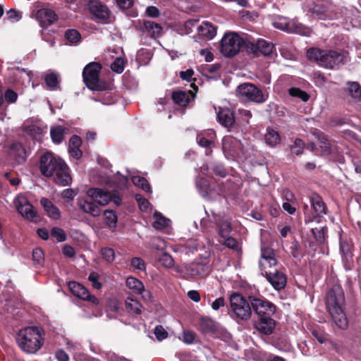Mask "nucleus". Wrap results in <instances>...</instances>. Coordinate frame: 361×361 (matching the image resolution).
Segmentation results:
<instances>
[{
    "label": "nucleus",
    "mask_w": 361,
    "mask_h": 361,
    "mask_svg": "<svg viewBox=\"0 0 361 361\" xmlns=\"http://www.w3.org/2000/svg\"><path fill=\"white\" fill-rule=\"evenodd\" d=\"M226 300L224 298L220 297L216 298L212 303V308L214 310H219L221 307H224L226 305Z\"/></svg>",
    "instance_id": "62"
},
{
    "label": "nucleus",
    "mask_w": 361,
    "mask_h": 361,
    "mask_svg": "<svg viewBox=\"0 0 361 361\" xmlns=\"http://www.w3.org/2000/svg\"><path fill=\"white\" fill-rule=\"evenodd\" d=\"M89 281L92 283V286L95 289H100L102 288V284L99 282V274L95 272H92L89 275L88 277Z\"/></svg>",
    "instance_id": "60"
},
{
    "label": "nucleus",
    "mask_w": 361,
    "mask_h": 361,
    "mask_svg": "<svg viewBox=\"0 0 361 361\" xmlns=\"http://www.w3.org/2000/svg\"><path fill=\"white\" fill-rule=\"evenodd\" d=\"M252 309L259 317L272 315L276 310L275 305L262 296L250 295L248 298Z\"/></svg>",
    "instance_id": "13"
},
{
    "label": "nucleus",
    "mask_w": 361,
    "mask_h": 361,
    "mask_svg": "<svg viewBox=\"0 0 361 361\" xmlns=\"http://www.w3.org/2000/svg\"><path fill=\"white\" fill-rule=\"evenodd\" d=\"M50 133L53 142L56 144L61 143L63 140L64 130L61 126L51 128Z\"/></svg>",
    "instance_id": "43"
},
{
    "label": "nucleus",
    "mask_w": 361,
    "mask_h": 361,
    "mask_svg": "<svg viewBox=\"0 0 361 361\" xmlns=\"http://www.w3.org/2000/svg\"><path fill=\"white\" fill-rule=\"evenodd\" d=\"M23 131L27 135L37 138L41 134V129L36 125L25 123L23 126Z\"/></svg>",
    "instance_id": "40"
},
{
    "label": "nucleus",
    "mask_w": 361,
    "mask_h": 361,
    "mask_svg": "<svg viewBox=\"0 0 361 361\" xmlns=\"http://www.w3.org/2000/svg\"><path fill=\"white\" fill-rule=\"evenodd\" d=\"M217 118L219 123L226 128L231 127L234 123L233 114L227 109L219 111L217 114Z\"/></svg>",
    "instance_id": "29"
},
{
    "label": "nucleus",
    "mask_w": 361,
    "mask_h": 361,
    "mask_svg": "<svg viewBox=\"0 0 361 361\" xmlns=\"http://www.w3.org/2000/svg\"><path fill=\"white\" fill-rule=\"evenodd\" d=\"M312 336L317 340V341L319 343H329L331 345L334 346V342L331 340H329L326 334L322 333V332H319L317 330H313L312 331Z\"/></svg>",
    "instance_id": "50"
},
{
    "label": "nucleus",
    "mask_w": 361,
    "mask_h": 361,
    "mask_svg": "<svg viewBox=\"0 0 361 361\" xmlns=\"http://www.w3.org/2000/svg\"><path fill=\"white\" fill-rule=\"evenodd\" d=\"M4 98L7 103L12 104L17 100L18 94L12 90H7L4 94Z\"/></svg>",
    "instance_id": "59"
},
{
    "label": "nucleus",
    "mask_w": 361,
    "mask_h": 361,
    "mask_svg": "<svg viewBox=\"0 0 361 361\" xmlns=\"http://www.w3.org/2000/svg\"><path fill=\"white\" fill-rule=\"evenodd\" d=\"M307 56L310 61L327 68H333L343 65L348 61L347 55L344 53H338L332 50H324L316 47L307 49Z\"/></svg>",
    "instance_id": "5"
},
{
    "label": "nucleus",
    "mask_w": 361,
    "mask_h": 361,
    "mask_svg": "<svg viewBox=\"0 0 361 361\" xmlns=\"http://www.w3.org/2000/svg\"><path fill=\"white\" fill-rule=\"evenodd\" d=\"M248 41L244 40L235 32H228L224 35L221 41V53L226 57L236 55Z\"/></svg>",
    "instance_id": "8"
},
{
    "label": "nucleus",
    "mask_w": 361,
    "mask_h": 361,
    "mask_svg": "<svg viewBox=\"0 0 361 361\" xmlns=\"http://www.w3.org/2000/svg\"><path fill=\"white\" fill-rule=\"evenodd\" d=\"M197 30L199 35L212 39L216 34V28L211 23L204 21L200 25H197Z\"/></svg>",
    "instance_id": "25"
},
{
    "label": "nucleus",
    "mask_w": 361,
    "mask_h": 361,
    "mask_svg": "<svg viewBox=\"0 0 361 361\" xmlns=\"http://www.w3.org/2000/svg\"><path fill=\"white\" fill-rule=\"evenodd\" d=\"M108 309L112 312H117L120 309L119 302L115 299H110L108 302Z\"/></svg>",
    "instance_id": "64"
},
{
    "label": "nucleus",
    "mask_w": 361,
    "mask_h": 361,
    "mask_svg": "<svg viewBox=\"0 0 361 361\" xmlns=\"http://www.w3.org/2000/svg\"><path fill=\"white\" fill-rule=\"evenodd\" d=\"M222 150L228 160L240 162L246 160L248 157L240 140L229 135L222 140Z\"/></svg>",
    "instance_id": "6"
},
{
    "label": "nucleus",
    "mask_w": 361,
    "mask_h": 361,
    "mask_svg": "<svg viewBox=\"0 0 361 361\" xmlns=\"http://www.w3.org/2000/svg\"><path fill=\"white\" fill-rule=\"evenodd\" d=\"M90 12L97 18L100 19H106L109 16L107 7L102 4L99 1H92L89 4Z\"/></svg>",
    "instance_id": "24"
},
{
    "label": "nucleus",
    "mask_w": 361,
    "mask_h": 361,
    "mask_svg": "<svg viewBox=\"0 0 361 361\" xmlns=\"http://www.w3.org/2000/svg\"><path fill=\"white\" fill-rule=\"evenodd\" d=\"M271 316L267 315L259 317L258 322L256 324L257 331L265 335H269L273 333L276 322Z\"/></svg>",
    "instance_id": "22"
},
{
    "label": "nucleus",
    "mask_w": 361,
    "mask_h": 361,
    "mask_svg": "<svg viewBox=\"0 0 361 361\" xmlns=\"http://www.w3.org/2000/svg\"><path fill=\"white\" fill-rule=\"evenodd\" d=\"M272 24L277 29L287 32L297 33L303 36H310L312 32L310 28L304 26L296 19L290 20L283 16L276 17Z\"/></svg>",
    "instance_id": "9"
},
{
    "label": "nucleus",
    "mask_w": 361,
    "mask_h": 361,
    "mask_svg": "<svg viewBox=\"0 0 361 361\" xmlns=\"http://www.w3.org/2000/svg\"><path fill=\"white\" fill-rule=\"evenodd\" d=\"M126 307L129 312L135 314H140L141 313V305L137 300L128 298L126 300Z\"/></svg>",
    "instance_id": "37"
},
{
    "label": "nucleus",
    "mask_w": 361,
    "mask_h": 361,
    "mask_svg": "<svg viewBox=\"0 0 361 361\" xmlns=\"http://www.w3.org/2000/svg\"><path fill=\"white\" fill-rule=\"evenodd\" d=\"M208 219L209 221H214L215 224L218 226L219 230V235L221 238H226L229 235L231 231V224L228 221H220L219 220V217L216 216L214 214H212V216L208 215Z\"/></svg>",
    "instance_id": "27"
},
{
    "label": "nucleus",
    "mask_w": 361,
    "mask_h": 361,
    "mask_svg": "<svg viewBox=\"0 0 361 361\" xmlns=\"http://www.w3.org/2000/svg\"><path fill=\"white\" fill-rule=\"evenodd\" d=\"M128 176L131 178L132 182L137 186L140 187L143 190L146 192H151V188L147 180L140 176L131 175L128 172Z\"/></svg>",
    "instance_id": "35"
},
{
    "label": "nucleus",
    "mask_w": 361,
    "mask_h": 361,
    "mask_svg": "<svg viewBox=\"0 0 361 361\" xmlns=\"http://www.w3.org/2000/svg\"><path fill=\"white\" fill-rule=\"evenodd\" d=\"M45 82L49 88L56 90L59 82V75L56 73H47L45 76Z\"/></svg>",
    "instance_id": "41"
},
{
    "label": "nucleus",
    "mask_w": 361,
    "mask_h": 361,
    "mask_svg": "<svg viewBox=\"0 0 361 361\" xmlns=\"http://www.w3.org/2000/svg\"><path fill=\"white\" fill-rule=\"evenodd\" d=\"M353 244L346 239L341 238L340 251L342 255V261L345 270H351L353 266Z\"/></svg>",
    "instance_id": "17"
},
{
    "label": "nucleus",
    "mask_w": 361,
    "mask_h": 361,
    "mask_svg": "<svg viewBox=\"0 0 361 361\" xmlns=\"http://www.w3.org/2000/svg\"><path fill=\"white\" fill-rule=\"evenodd\" d=\"M135 199L141 210L145 211L148 209L149 206V202H148L147 200L142 197V195H136Z\"/></svg>",
    "instance_id": "61"
},
{
    "label": "nucleus",
    "mask_w": 361,
    "mask_h": 361,
    "mask_svg": "<svg viewBox=\"0 0 361 361\" xmlns=\"http://www.w3.org/2000/svg\"><path fill=\"white\" fill-rule=\"evenodd\" d=\"M277 260L273 249L267 246L261 247L259 267L262 274L276 290L283 289L287 283L286 274L278 267Z\"/></svg>",
    "instance_id": "1"
},
{
    "label": "nucleus",
    "mask_w": 361,
    "mask_h": 361,
    "mask_svg": "<svg viewBox=\"0 0 361 361\" xmlns=\"http://www.w3.org/2000/svg\"><path fill=\"white\" fill-rule=\"evenodd\" d=\"M33 261L37 264H42L44 262V252L41 248L37 247L32 251Z\"/></svg>",
    "instance_id": "53"
},
{
    "label": "nucleus",
    "mask_w": 361,
    "mask_h": 361,
    "mask_svg": "<svg viewBox=\"0 0 361 361\" xmlns=\"http://www.w3.org/2000/svg\"><path fill=\"white\" fill-rule=\"evenodd\" d=\"M35 18L42 27H47L56 20L57 16L54 11L43 8L37 11Z\"/></svg>",
    "instance_id": "20"
},
{
    "label": "nucleus",
    "mask_w": 361,
    "mask_h": 361,
    "mask_svg": "<svg viewBox=\"0 0 361 361\" xmlns=\"http://www.w3.org/2000/svg\"><path fill=\"white\" fill-rule=\"evenodd\" d=\"M65 38L71 44H77L81 39L80 32L74 29L68 30L65 32Z\"/></svg>",
    "instance_id": "39"
},
{
    "label": "nucleus",
    "mask_w": 361,
    "mask_h": 361,
    "mask_svg": "<svg viewBox=\"0 0 361 361\" xmlns=\"http://www.w3.org/2000/svg\"><path fill=\"white\" fill-rule=\"evenodd\" d=\"M51 235L55 238L59 242H63L66 240V233L60 228L54 227L51 231Z\"/></svg>",
    "instance_id": "55"
},
{
    "label": "nucleus",
    "mask_w": 361,
    "mask_h": 361,
    "mask_svg": "<svg viewBox=\"0 0 361 361\" xmlns=\"http://www.w3.org/2000/svg\"><path fill=\"white\" fill-rule=\"evenodd\" d=\"M222 243L224 245H225L227 247L238 251L240 250V244L239 243L233 238L227 236L226 238H222Z\"/></svg>",
    "instance_id": "49"
},
{
    "label": "nucleus",
    "mask_w": 361,
    "mask_h": 361,
    "mask_svg": "<svg viewBox=\"0 0 361 361\" xmlns=\"http://www.w3.org/2000/svg\"><path fill=\"white\" fill-rule=\"evenodd\" d=\"M8 154L18 164L23 163L27 157L25 148L18 142H14L9 145Z\"/></svg>",
    "instance_id": "21"
},
{
    "label": "nucleus",
    "mask_w": 361,
    "mask_h": 361,
    "mask_svg": "<svg viewBox=\"0 0 361 361\" xmlns=\"http://www.w3.org/2000/svg\"><path fill=\"white\" fill-rule=\"evenodd\" d=\"M165 246V243L159 238L152 239L151 242V247L156 250H162Z\"/></svg>",
    "instance_id": "63"
},
{
    "label": "nucleus",
    "mask_w": 361,
    "mask_h": 361,
    "mask_svg": "<svg viewBox=\"0 0 361 361\" xmlns=\"http://www.w3.org/2000/svg\"><path fill=\"white\" fill-rule=\"evenodd\" d=\"M317 140L322 152L324 154H330L331 152V145L329 141L323 135H318Z\"/></svg>",
    "instance_id": "45"
},
{
    "label": "nucleus",
    "mask_w": 361,
    "mask_h": 361,
    "mask_svg": "<svg viewBox=\"0 0 361 361\" xmlns=\"http://www.w3.org/2000/svg\"><path fill=\"white\" fill-rule=\"evenodd\" d=\"M102 257L109 263H111L115 259L114 250L109 247L102 248L101 250Z\"/></svg>",
    "instance_id": "51"
},
{
    "label": "nucleus",
    "mask_w": 361,
    "mask_h": 361,
    "mask_svg": "<svg viewBox=\"0 0 361 361\" xmlns=\"http://www.w3.org/2000/svg\"><path fill=\"white\" fill-rule=\"evenodd\" d=\"M211 271V266L207 257H204L200 261H195L192 263L185 264L183 267L184 274L190 277L197 276H206Z\"/></svg>",
    "instance_id": "14"
},
{
    "label": "nucleus",
    "mask_w": 361,
    "mask_h": 361,
    "mask_svg": "<svg viewBox=\"0 0 361 361\" xmlns=\"http://www.w3.org/2000/svg\"><path fill=\"white\" fill-rule=\"evenodd\" d=\"M152 226L157 230H162L169 225V219L163 216L161 214L155 212L153 216Z\"/></svg>",
    "instance_id": "33"
},
{
    "label": "nucleus",
    "mask_w": 361,
    "mask_h": 361,
    "mask_svg": "<svg viewBox=\"0 0 361 361\" xmlns=\"http://www.w3.org/2000/svg\"><path fill=\"white\" fill-rule=\"evenodd\" d=\"M237 95L242 99L262 104L267 101L268 94L251 83H243L237 88Z\"/></svg>",
    "instance_id": "10"
},
{
    "label": "nucleus",
    "mask_w": 361,
    "mask_h": 361,
    "mask_svg": "<svg viewBox=\"0 0 361 361\" xmlns=\"http://www.w3.org/2000/svg\"><path fill=\"white\" fill-rule=\"evenodd\" d=\"M14 204L18 212L27 219L34 221L37 217V212L33 206L25 197H17L14 200Z\"/></svg>",
    "instance_id": "16"
},
{
    "label": "nucleus",
    "mask_w": 361,
    "mask_h": 361,
    "mask_svg": "<svg viewBox=\"0 0 361 361\" xmlns=\"http://www.w3.org/2000/svg\"><path fill=\"white\" fill-rule=\"evenodd\" d=\"M143 27L145 31L154 38L160 36L162 32V27L159 24L150 20H145L143 22Z\"/></svg>",
    "instance_id": "30"
},
{
    "label": "nucleus",
    "mask_w": 361,
    "mask_h": 361,
    "mask_svg": "<svg viewBox=\"0 0 361 361\" xmlns=\"http://www.w3.org/2000/svg\"><path fill=\"white\" fill-rule=\"evenodd\" d=\"M81 144V138L78 135L72 136L69 140L68 152L72 157L77 159L82 156V152L80 149Z\"/></svg>",
    "instance_id": "28"
},
{
    "label": "nucleus",
    "mask_w": 361,
    "mask_h": 361,
    "mask_svg": "<svg viewBox=\"0 0 361 361\" xmlns=\"http://www.w3.org/2000/svg\"><path fill=\"white\" fill-rule=\"evenodd\" d=\"M274 46L271 42L264 39H258L256 42L248 41L245 44V49L247 52L259 56L260 54L264 56H269L273 53Z\"/></svg>",
    "instance_id": "15"
},
{
    "label": "nucleus",
    "mask_w": 361,
    "mask_h": 361,
    "mask_svg": "<svg viewBox=\"0 0 361 361\" xmlns=\"http://www.w3.org/2000/svg\"><path fill=\"white\" fill-rule=\"evenodd\" d=\"M63 162L62 159L55 157L52 153L47 152L40 158V171L44 176L51 177L60 166L61 167Z\"/></svg>",
    "instance_id": "11"
},
{
    "label": "nucleus",
    "mask_w": 361,
    "mask_h": 361,
    "mask_svg": "<svg viewBox=\"0 0 361 361\" xmlns=\"http://www.w3.org/2000/svg\"><path fill=\"white\" fill-rule=\"evenodd\" d=\"M200 326L204 332H213L215 330V322L209 318H202Z\"/></svg>",
    "instance_id": "44"
},
{
    "label": "nucleus",
    "mask_w": 361,
    "mask_h": 361,
    "mask_svg": "<svg viewBox=\"0 0 361 361\" xmlns=\"http://www.w3.org/2000/svg\"><path fill=\"white\" fill-rule=\"evenodd\" d=\"M111 68L113 71L121 73L124 69V61L121 58H116L111 65Z\"/></svg>",
    "instance_id": "54"
},
{
    "label": "nucleus",
    "mask_w": 361,
    "mask_h": 361,
    "mask_svg": "<svg viewBox=\"0 0 361 361\" xmlns=\"http://www.w3.org/2000/svg\"><path fill=\"white\" fill-rule=\"evenodd\" d=\"M159 260L166 267L169 268L173 265V259L172 257L168 253H162Z\"/></svg>",
    "instance_id": "56"
},
{
    "label": "nucleus",
    "mask_w": 361,
    "mask_h": 361,
    "mask_svg": "<svg viewBox=\"0 0 361 361\" xmlns=\"http://www.w3.org/2000/svg\"><path fill=\"white\" fill-rule=\"evenodd\" d=\"M265 140L268 145L271 147L276 146L280 142V136L277 131L269 128L265 135Z\"/></svg>",
    "instance_id": "36"
},
{
    "label": "nucleus",
    "mask_w": 361,
    "mask_h": 361,
    "mask_svg": "<svg viewBox=\"0 0 361 361\" xmlns=\"http://www.w3.org/2000/svg\"><path fill=\"white\" fill-rule=\"evenodd\" d=\"M215 137V133L212 130H209L204 133L197 135V142L199 145L207 147L212 144V140Z\"/></svg>",
    "instance_id": "31"
},
{
    "label": "nucleus",
    "mask_w": 361,
    "mask_h": 361,
    "mask_svg": "<svg viewBox=\"0 0 361 361\" xmlns=\"http://www.w3.org/2000/svg\"><path fill=\"white\" fill-rule=\"evenodd\" d=\"M68 286L71 292L75 297L83 300H87L93 304H98V299L95 296L90 295L88 290L80 283L75 281H70Z\"/></svg>",
    "instance_id": "18"
},
{
    "label": "nucleus",
    "mask_w": 361,
    "mask_h": 361,
    "mask_svg": "<svg viewBox=\"0 0 361 361\" xmlns=\"http://www.w3.org/2000/svg\"><path fill=\"white\" fill-rule=\"evenodd\" d=\"M54 175V182L59 185H68L72 182V178L69 173V169L65 162L62 164L61 167L60 166Z\"/></svg>",
    "instance_id": "19"
},
{
    "label": "nucleus",
    "mask_w": 361,
    "mask_h": 361,
    "mask_svg": "<svg viewBox=\"0 0 361 361\" xmlns=\"http://www.w3.org/2000/svg\"><path fill=\"white\" fill-rule=\"evenodd\" d=\"M172 99L176 104L184 106L188 104L190 101V96L185 92L177 91L172 94Z\"/></svg>",
    "instance_id": "34"
},
{
    "label": "nucleus",
    "mask_w": 361,
    "mask_h": 361,
    "mask_svg": "<svg viewBox=\"0 0 361 361\" xmlns=\"http://www.w3.org/2000/svg\"><path fill=\"white\" fill-rule=\"evenodd\" d=\"M106 224L110 228H115L117 223V216L113 210H106L104 213Z\"/></svg>",
    "instance_id": "46"
},
{
    "label": "nucleus",
    "mask_w": 361,
    "mask_h": 361,
    "mask_svg": "<svg viewBox=\"0 0 361 361\" xmlns=\"http://www.w3.org/2000/svg\"><path fill=\"white\" fill-rule=\"evenodd\" d=\"M304 147L305 143L302 140L299 138L295 139L293 145H292L290 147L291 153L296 156L300 155L303 152Z\"/></svg>",
    "instance_id": "47"
},
{
    "label": "nucleus",
    "mask_w": 361,
    "mask_h": 361,
    "mask_svg": "<svg viewBox=\"0 0 361 361\" xmlns=\"http://www.w3.org/2000/svg\"><path fill=\"white\" fill-rule=\"evenodd\" d=\"M77 194L78 191L76 190L68 188L62 192L61 196L65 200L69 202L73 200Z\"/></svg>",
    "instance_id": "57"
},
{
    "label": "nucleus",
    "mask_w": 361,
    "mask_h": 361,
    "mask_svg": "<svg viewBox=\"0 0 361 361\" xmlns=\"http://www.w3.org/2000/svg\"><path fill=\"white\" fill-rule=\"evenodd\" d=\"M154 334L156 336V338L159 341H162L163 339L166 338L168 336L167 331L161 325H158L155 327Z\"/></svg>",
    "instance_id": "58"
},
{
    "label": "nucleus",
    "mask_w": 361,
    "mask_h": 361,
    "mask_svg": "<svg viewBox=\"0 0 361 361\" xmlns=\"http://www.w3.org/2000/svg\"><path fill=\"white\" fill-rule=\"evenodd\" d=\"M345 298L343 288L339 285H334L326 293V306L334 323L341 329H346L348 321L342 306Z\"/></svg>",
    "instance_id": "2"
},
{
    "label": "nucleus",
    "mask_w": 361,
    "mask_h": 361,
    "mask_svg": "<svg viewBox=\"0 0 361 361\" xmlns=\"http://www.w3.org/2000/svg\"><path fill=\"white\" fill-rule=\"evenodd\" d=\"M102 66L99 63L92 62L87 64L82 72L84 82L91 90L99 89V73Z\"/></svg>",
    "instance_id": "12"
},
{
    "label": "nucleus",
    "mask_w": 361,
    "mask_h": 361,
    "mask_svg": "<svg viewBox=\"0 0 361 361\" xmlns=\"http://www.w3.org/2000/svg\"><path fill=\"white\" fill-rule=\"evenodd\" d=\"M130 269L133 271H145L146 264L140 257H133L130 261Z\"/></svg>",
    "instance_id": "38"
},
{
    "label": "nucleus",
    "mask_w": 361,
    "mask_h": 361,
    "mask_svg": "<svg viewBox=\"0 0 361 361\" xmlns=\"http://www.w3.org/2000/svg\"><path fill=\"white\" fill-rule=\"evenodd\" d=\"M310 201L317 216L326 214V206L320 196L314 195L311 197Z\"/></svg>",
    "instance_id": "32"
},
{
    "label": "nucleus",
    "mask_w": 361,
    "mask_h": 361,
    "mask_svg": "<svg viewBox=\"0 0 361 361\" xmlns=\"http://www.w3.org/2000/svg\"><path fill=\"white\" fill-rule=\"evenodd\" d=\"M40 203L44 209L47 214L52 219H59L61 216V212L59 208L55 206L49 199L42 197Z\"/></svg>",
    "instance_id": "26"
},
{
    "label": "nucleus",
    "mask_w": 361,
    "mask_h": 361,
    "mask_svg": "<svg viewBox=\"0 0 361 361\" xmlns=\"http://www.w3.org/2000/svg\"><path fill=\"white\" fill-rule=\"evenodd\" d=\"M87 195L91 201L84 197H78L77 205L81 211L92 217H98L102 214V209L96 203L100 206H105L112 199L111 192L97 188L88 189Z\"/></svg>",
    "instance_id": "3"
},
{
    "label": "nucleus",
    "mask_w": 361,
    "mask_h": 361,
    "mask_svg": "<svg viewBox=\"0 0 361 361\" xmlns=\"http://www.w3.org/2000/svg\"><path fill=\"white\" fill-rule=\"evenodd\" d=\"M289 94L294 97L300 98L303 102H307L310 97L308 94L298 87H292L289 90Z\"/></svg>",
    "instance_id": "48"
},
{
    "label": "nucleus",
    "mask_w": 361,
    "mask_h": 361,
    "mask_svg": "<svg viewBox=\"0 0 361 361\" xmlns=\"http://www.w3.org/2000/svg\"><path fill=\"white\" fill-rule=\"evenodd\" d=\"M348 90L353 97L360 98L361 97V87L357 82H350Z\"/></svg>",
    "instance_id": "52"
},
{
    "label": "nucleus",
    "mask_w": 361,
    "mask_h": 361,
    "mask_svg": "<svg viewBox=\"0 0 361 361\" xmlns=\"http://www.w3.org/2000/svg\"><path fill=\"white\" fill-rule=\"evenodd\" d=\"M327 231L328 229L325 226L312 229V233L314 234L317 241L319 243H324L325 242L327 235Z\"/></svg>",
    "instance_id": "42"
},
{
    "label": "nucleus",
    "mask_w": 361,
    "mask_h": 361,
    "mask_svg": "<svg viewBox=\"0 0 361 361\" xmlns=\"http://www.w3.org/2000/svg\"><path fill=\"white\" fill-rule=\"evenodd\" d=\"M44 332L38 326H28L20 329L16 341L19 347L27 353H35L44 343Z\"/></svg>",
    "instance_id": "4"
},
{
    "label": "nucleus",
    "mask_w": 361,
    "mask_h": 361,
    "mask_svg": "<svg viewBox=\"0 0 361 361\" xmlns=\"http://www.w3.org/2000/svg\"><path fill=\"white\" fill-rule=\"evenodd\" d=\"M233 317L239 321H247L252 316L250 300H247L240 293H233L229 298Z\"/></svg>",
    "instance_id": "7"
},
{
    "label": "nucleus",
    "mask_w": 361,
    "mask_h": 361,
    "mask_svg": "<svg viewBox=\"0 0 361 361\" xmlns=\"http://www.w3.org/2000/svg\"><path fill=\"white\" fill-rule=\"evenodd\" d=\"M126 286L135 293L142 295L143 298H145L146 296H150L149 293L145 290V286L142 282L135 277L130 276L127 278Z\"/></svg>",
    "instance_id": "23"
}]
</instances>
